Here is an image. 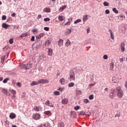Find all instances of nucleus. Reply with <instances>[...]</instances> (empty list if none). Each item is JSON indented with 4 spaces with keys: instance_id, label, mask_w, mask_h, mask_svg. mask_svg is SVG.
Segmentation results:
<instances>
[{
    "instance_id": "1",
    "label": "nucleus",
    "mask_w": 127,
    "mask_h": 127,
    "mask_svg": "<svg viewBox=\"0 0 127 127\" xmlns=\"http://www.w3.org/2000/svg\"><path fill=\"white\" fill-rule=\"evenodd\" d=\"M116 90L117 92V97H118L119 98L121 99L124 97V91L122 90V88L121 87L119 86L116 87Z\"/></svg>"
},
{
    "instance_id": "2",
    "label": "nucleus",
    "mask_w": 127,
    "mask_h": 127,
    "mask_svg": "<svg viewBox=\"0 0 127 127\" xmlns=\"http://www.w3.org/2000/svg\"><path fill=\"white\" fill-rule=\"evenodd\" d=\"M116 90L115 89H111V92L109 94V98L110 99H114V98H115V97H116Z\"/></svg>"
},
{
    "instance_id": "3",
    "label": "nucleus",
    "mask_w": 127,
    "mask_h": 127,
    "mask_svg": "<svg viewBox=\"0 0 127 127\" xmlns=\"http://www.w3.org/2000/svg\"><path fill=\"white\" fill-rule=\"evenodd\" d=\"M69 80L70 81H75V73L73 71L69 73Z\"/></svg>"
},
{
    "instance_id": "4",
    "label": "nucleus",
    "mask_w": 127,
    "mask_h": 127,
    "mask_svg": "<svg viewBox=\"0 0 127 127\" xmlns=\"http://www.w3.org/2000/svg\"><path fill=\"white\" fill-rule=\"evenodd\" d=\"M38 83H39V84H47L49 83V81L48 79H42L38 80Z\"/></svg>"
},
{
    "instance_id": "5",
    "label": "nucleus",
    "mask_w": 127,
    "mask_h": 127,
    "mask_svg": "<svg viewBox=\"0 0 127 127\" xmlns=\"http://www.w3.org/2000/svg\"><path fill=\"white\" fill-rule=\"evenodd\" d=\"M23 68H24L26 70L31 69L32 68V64H23Z\"/></svg>"
},
{
    "instance_id": "6",
    "label": "nucleus",
    "mask_w": 127,
    "mask_h": 127,
    "mask_svg": "<svg viewBox=\"0 0 127 127\" xmlns=\"http://www.w3.org/2000/svg\"><path fill=\"white\" fill-rule=\"evenodd\" d=\"M41 116L40 115V114H38V113H36V114H34L32 116V118L34 120H39V119H40Z\"/></svg>"
},
{
    "instance_id": "7",
    "label": "nucleus",
    "mask_w": 127,
    "mask_h": 127,
    "mask_svg": "<svg viewBox=\"0 0 127 127\" xmlns=\"http://www.w3.org/2000/svg\"><path fill=\"white\" fill-rule=\"evenodd\" d=\"M2 93L5 94L6 96H10V93H7V90L6 89L3 88L1 90Z\"/></svg>"
},
{
    "instance_id": "8",
    "label": "nucleus",
    "mask_w": 127,
    "mask_h": 127,
    "mask_svg": "<svg viewBox=\"0 0 127 127\" xmlns=\"http://www.w3.org/2000/svg\"><path fill=\"white\" fill-rule=\"evenodd\" d=\"M126 45V44H125V43L123 42L121 43V51L122 52H125V46Z\"/></svg>"
},
{
    "instance_id": "9",
    "label": "nucleus",
    "mask_w": 127,
    "mask_h": 127,
    "mask_svg": "<svg viewBox=\"0 0 127 127\" xmlns=\"http://www.w3.org/2000/svg\"><path fill=\"white\" fill-rule=\"evenodd\" d=\"M109 31L110 33V37L112 40H115V36H114V33L113 32V30H109Z\"/></svg>"
},
{
    "instance_id": "10",
    "label": "nucleus",
    "mask_w": 127,
    "mask_h": 127,
    "mask_svg": "<svg viewBox=\"0 0 127 127\" xmlns=\"http://www.w3.org/2000/svg\"><path fill=\"white\" fill-rule=\"evenodd\" d=\"M34 111H36V112H39V111H41V110H42V107L41 106H39V107L35 106L34 107Z\"/></svg>"
},
{
    "instance_id": "11",
    "label": "nucleus",
    "mask_w": 127,
    "mask_h": 127,
    "mask_svg": "<svg viewBox=\"0 0 127 127\" xmlns=\"http://www.w3.org/2000/svg\"><path fill=\"white\" fill-rule=\"evenodd\" d=\"M9 117L10 119L12 120V119H15V118H16V115H15V114H14L13 113H11L10 114V115Z\"/></svg>"
},
{
    "instance_id": "12",
    "label": "nucleus",
    "mask_w": 127,
    "mask_h": 127,
    "mask_svg": "<svg viewBox=\"0 0 127 127\" xmlns=\"http://www.w3.org/2000/svg\"><path fill=\"white\" fill-rule=\"evenodd\" d=\"M114 68H115V63L113 62H112L110 64V70H114Z\"/></svg>"
},
{
    "instance_id": "13",
    "label": "nucleus",
    "mask_w": 127,
    "mask_h": 127,
    "mask_svg": "<svg viewBox=\"0 0 127 127\" xmlns=\"http://www.w3.org/2000/svg\"><path fill=\"white\" fill-rule=\"evenodd\" d=\"M70 45H71V42H70V40L69 39H67L66 40V42L65 43V46L66 47H69V46H70Z\"/></svg>"
},
{
    "instance_id": "14",
    "label": "nucleus",
    "mask_w": 127,
    "mask_h": 127,
    "mask_svg": "<svg viewBox=\"0 0 127 127\" xmlns=\"http://www.w3.org/2000/svg\"><path fill=\"white\" fill-rule=\"evenodd\" d=\"M58 44L60 47H61V46L63 45V40L60 39L59 41L58 42Z\"/></svg>"
},
{
    "instance_id": "15",
    "label": "nucleus",
    "mask_w": 127,
    "mask_h": 127,
    "mask_svg": "<svg viewBox=\"0 0 127 127\" xmlns=\"http://www.w3.org/2000/svg\"><path fill=\"white\" fill-rule=\"evenodd\" d=\"M60 82L62 85H65L66 81H65V78H62L60 80Z\"/></svg>"
},
{
    "instance_id": "16",
    "label": "nucleus",
    "mask_w": 127,
    "mask_h": 127,
    "mask_svg": "<svg viewBox=\"0 0 127 127\" xmlns=\"http://www.w3.org/2000/svg\"><path fill=\"white\" fill-rule=\"evenodd\" d=\"M52 52H53V51L51 48L48 49V54L49 56H52Z\"/></svg>"
},
{
    "instance_id": "17",
    "label": "nucleus",
    "mask_w": 127,
    "mask_h": 127,
    "mask_svg": "<svg viewBox=\"0 0 127 127\" xmlns=\"http://www.w3.org/2000/svg\"><path fill=\"white\" fill-rule=\"evenodd\" d=\"M62 103L64 105H67V104H68V99H67L66 98H64L62 101Z\"/></svg>"
},
{
    "instance_id": "18",
    "label": "nucleus",
    "mask_w": 127,
    "mask_h": 127,
    "mask_svg": "<svg viewBox=\"0 0 127 127\" xmlns=\"http://www.w3.org/2000/svg\"><path fill=\"white\" fill-rule=\"evenodd\" d=\"M9 25L5 23H3L2 24V27L3 28H5V29H6V28H7V27H9Z\"/></svg>"
},
{
    "instance_id": "19",
    "label": "nucleus",
    "mask_w": 127,
    "mask_h": 127,
    "mask_svg": "<svg viewBox=\"0 0 127 127\" xmlns=\"http://www.w3.org/2000/svg\"><path fill=\"white\" fill-rule=\"evenodd\" d=\"M112 82L113 83H119V79L117 78H116V77H113L112 78Z\"/></svg>"
},
{
    "instance_id": "20",
    "label": "nucleus",
    "mask_w": 127,
    "mask_h": 127,
    "mask_svg": "<svg viewBox=\"0 0 127 127\" xmlns=\"http://www.w3.org/2000/svg\"><path fill=\"white\" fill-rule=\"evenodd\" d=\"M39 83H38V81L37 82L36 81H33L32 83H30L31 86H36L37 85H38Z\"/></svg>"
},
{
    "instance_id": "21",
    "label": "nucleus",
    "mask_w": 127,
    "mask_h": 127,
    "mask_svg": "<svg viewBox=\"0 0 127 127\" xmlns=\"http://www.w3.org/2000/svg\"><path fill=\"white\" fill-rule=\"evenodd\" d=\"M87 19H88V15H84L83 16V22H85V21H86Z\"/></svg>"
},
{
    "instance_id": "22",
    "label": "nucleus",
    "mask_w": 127,
    "mask_h": 127,
    "mask_svg": "<svg viewBox=\"0 0 127 127\" xmlns=\"http://www.w3.org/2000/svg\"><path fill=\"white\" fill-rule=\"evenodd\" d=\"M43 11H45V12H50L51 10L49 8H45L43 9Z\"/></svg>"
},
{
    "instance_id": "23",
    "label": "nucleus",
    "mask_w": 127,
    "mask_h": 127,
    "mask_svg": "<svg viewBox=\"0 0 127 127\" xmlns=\"http://www.w3.org/2000/svg\"><path fill=\"white\" fill-rule=\"evenodd\" d=\"M71 29H68L65 32V35H69V34H71Z\"/></svg>"
},
{
    "instance_id": "24",
    "label": "nucleus",
    "mask_w": 127,
    "mask_h": 127,
    "mask_svg": "<svg viewBox=\"0 0 127 127\" xmlns=\"http://www.w3.org/2000/svg\"><path fill=\"white\" fill-rule=\"evenodd\" d=\"M66 7H67V6H63L61 7L59 9V11H63V10H64Z\"/></svg>"
},
{
    "instance_id": "25",
    "label": "nucleus",
    "mask_w": 127,
    "mask_h": 127,
    "mask_svg": "<svg viewBox=\"0 0 127 127\" xmlns=\"http://www.w3.org/2000/svg\"><path fill=\"white\" fill-rule=\"evenodd\" d=\"M59 19L60 20V21H63L64 20V16L63 15H60L59 16Z\"/></svg>"
},
{
    "instance_id": "26",
    "label": "nucleus",
    "mask_w": 127,
    "mask_h": 127,
    "mask_svg": "<svg viewBox=\"0 0 127 127\" xmlns=\"http://www.w3.org/2000/svg\"><path fill=\"white\" fill-rule=\"evenodd\" d=\"M70 116L71 118H76L77 117L75 112H71L70 114Z\"/></svg>"
},
{
    "instance_id": "27",
    "label": "nucleus",
    "mask_w": 127,
    "mask_h": 127,
    "mask_svg": "<svg viewBox=\"0 0 127 127\" xmlns=\"http://www.w3.org/2000/svg\"><path fill=\"white\" fill-rule=\"evenodd\" d=\"M44 114L47 115V116H51L52 115L51 112H50V111H45Z\"/></svg>"
},
{
    "instance_id": "28",
    "label": "nucleus",
    "mask_w": 127,
    "mask_h": 127,
    "mask_svg": "<svg viewBox=\"0 0 127 127\" xmlns=\"http://www.w3.org/2000/svg\"><path fill=\"white\" fill-rule=\"evenodd\" d=\"M64 126L65 125H64V123L63 122H60L58 124L59 127H64Z\"/></svg>"
},
{
    "instance_id": "29",
    "label": "nucleus",
    "mask_w": 127,
    "mask_h": 127,
    "mask_svg": "<svg viewBox=\"0 0 127 127\" xmlns=\"http://www.w3.org/2000/svg\"><path fill=\"white\" fill-rule=\"evenodd\" d=\"M74 86H75V83H73V82H70L68 84V86L69 88H71L72 87H74Z\"/></svg>"
},
{
    "instance_id": "30",
    "label": "nucleus",
    "mask_w": 127,
    "mask_h": 127,
    "mask_svg": "<svg viewBox=\"0 0 127 127\" xmlns=\"http://www.w3.org/2000/svg\"><path fill=\"white\" fill-rule=\"evenodd\" d=\"M40 126H41V127H49V125H48V123L42 124Z\"/></svg>"
},
{
    "instance_id": "31",
    "label": "nucleus",
    "mask_w": 127,
    "mask_h": 127,
    "mask_svg": "<svg viewBox=\"0 0 127 127\" xmlns=\"http://www.w3.org/2000/svg\"><path fill=\"white\" fill-rule=\"evenodd\" d=\"M10 93H11V94H12L13 95H15L16 94V91L13 89H11V90H10Z\"/></svg>"
},
{
    "instance_id": "32",
    "label": "nucleus",
    "mask_w": 127,
    "mask_h": 127,
    "mask_svg": "<svg viewBox=\"0 0 127 127\" xmlns=\"http://www.w3.org/2000/svg\"><path fill=\"white\" fill-rule=\"evenodd\" d=\"M81 20L80 19H78L74 22V24H76V23H79V22H81Z\"/></svg>"
},
{
    "instance_id": "33",
    "label": "nucleus",
    "mask_w": 127,
    "mask_h": 127,
    "mask_svg": "<svg viewBox=\"0 0 127 127\" xmlns=\"http://www.w3.org/2000/svg\"><path fill=\"white\" fill-rule=\"evenodd\" d=\"M27 35V33H23V34L21 35L20 36V37L21 38H23V37H25V36H26Z\"/></svg>"
},
{
    "instance_id": "34",
    "label": "nucleus",
    "mask_w": 127,
    "mask_h": 127,
    "mask_svg": "<svg viewBox=\"0 0 127 127\" xmlns=\"http://www.w3.org/2000/svg\"><path fill=\"white\" fill-rule=\"evenodd\" d=\"M51 104V103H50L49 100H47L45 102L46 106H48L49 107V105Z\"/></svg>"
},
{
    "instance_id": "35",
    "label": "nucleus",
    "mask_w": 127,
    "mask_h": 127,
    "mask_svg": "<svg viewBox=\"0 0 127 127\" xmlns=\"http://www.w3.org/2000/svg\"><path fill=\"white\" fill-rule=\"evenodd\" d=\"M54 94L55 96H59V95H60V92L59 91H55L54 92Z\"/></svg>"
},
{
    "instance_id": "36",
    "label": "nucleus",
    "mask_w": 127,
    "mask_h": 127,
    "mask_svg": "<svg viewBox=\"0 0 127 127\" xmlns=\"http://www.w3.org/2000/svg\"><path fill=\"white\" fill-rule=\"evenodd\" d=\"M113 11H114V12H115V13H119V11L117 10L116 8H113Z\"/></svg>"
},
{
    "instance_id": "37",
    "label": "nucleus",
    "mask_w": 127,
    "mask_h": 127,
    "mask_svg": "<svg viewBox=\"0 0 127 127\" xmlns=\"http://www.w3.org/2000/svg\"><path fill=\"white\" fill-rule=\"evenodd\" d=\"M104 91H105L104 92V94H107L109 92V88H105Z\"/></svg>"
},
{
    "instance_id": "38",
    "label": "nucleus",
    "mask_w": 127,
    "mask_h": 127,
    "mask_svg": "<svg viewBox=\"0 0 127 127\" xmlns=\"http://www.w3.org/2000/svg\"><path fill=\"white\" fill-rule=\"evenodd\" d=\"M5 58V57H1V62L2 63H3V62H4V59Z\"/></svg>"
},
{
    "instance_id": "39",
    "label": "nucleus",
    "mask_w": 127,
    "mask_h": 127,
    "mask_svg": "<svg viewBox=\"0 0 127 127\" xmlns=\"http://www.w3.org/2000/svg\"><path fill=\"white\" fill-rule=\"evenodd\" d=\"M7 49H8V46H5L4 47V48L3 49V50L4 51H6L7 50Z\"/></svg>"
},
{
    "instance_id": "40",
    "label": "nucleus",
    "mask_w": 127,
    "mask_h": 127,
    "mask_svg": "<svg viewBox=\"0 0 127 127\" xmlns=\"http://www.w3.org/2000/svg\"><path fill=\"white\" fill-rule=\"evenodd\" d=\"M89 100H93L94 99V95H91L89 96Z\"/></svg>"
},
{
    "instance_id": "41",
    "label": "nucleus",
    "mask_w": 127,
    "mask_h": 127,
    "mask_svg": "<svg viewBox=\"0 0 127 127\" xmlns=\"http://www.w3.org/2000/svg\"><path fill=\"white\" fill-rule=\"evenodd\" d=\"M8 80H9V79L8 78H5L3 81V82L4 83H7V81H8Z\"/></svg>"
},
{
    "instance_id": "42",
    "label": "nucleus",
    "mask_w": 127,
    "mask_h": 127,
    "mask_svg": "<svg viewBox=\"0 0 127 127\" xmlns=\"http://www.w3.org/2000/svg\"><path fill=\"white\" fill-rule=\"evenodd\" d=\"M84 104H88L89 103V100L88 99H84L83 101Z\"/></svg>"
},
{
    "instance_id": "43",
    "label": "nucleus",
    "mask_w": 127,
    "mask_h": 127,
    "mask_svg": "<svg viewBox=\"0 0 127 127\" xmlns=\"http://www.w3.org/2000/svg\"><path fill=\"white\" fill-rule=\"evenodd\" d=\"M103 5H104V6H109V3L107 2H104L103 3Z\"/></svg>"
},
{
    "instance_id": "44",
    "label": "nucleus",
    "mask_w": 127,
    "mask_h": 127,
    "mask_svg": "<svg viewBox=\"0 0 127 127\" xmlns=\"http://www.w3.org/2000/svg\"><path fill=\"white\" fill-rule=\"evenodd\" d=\"M51 43V41L50 40H48L45 44V45H49Z\"/></svg>"
},
{
    "instance_id": "45",
    "label": "nucleus",
    "mask_w": 127,
    "mask_h": 127,
    "mask_svg": "<svg viewBox=\"0 0 127 127\" xmlns=\"http://www.w3.org/2000/svg\"><path fill=\"white\" fill-rule=\"evenodd\" d=\"M6 19V16L2 15V20H5Z\"/></svg>"
},
{
    "instance_id": "46",
    "label": "nucleus",
    "mask_w": 127,
    "mask_h": 127,
    "mask_svg": "<svg viewBox=\"0 0 127 127\" xmlns=\"http://www.w3.org/2000/svg\"><path fill=\"white\" fill-rule=\"evenodd\" d=\"M44 29L46 30V31H49V27H45Z\"/></svg>"
},
{
    "instance_id": "47",
    "label": "nucleus",
    "mask_w": 127,
    "mask_h": 127,
    "mask_svg": "<svg viewBox=\"0 0 127 127\" xmlns=\"http://www.w3.org/2000/svg\"><path fill=\"white\" fill-rule=\"evenodd\" d=\"M9 42L10 44H12L13 43V39H10L9 40Z\"/></svg>"
},
{
    "instance_id": "48",
    "label": "nucleus",
    "mask_w": 127,
    "mask_h": 127,
    "mask_svg": "<svg viewBox=\"0 0 127 127\" xmlns=\"http://www.w3.org/2000/svg\"><path fill=\"white\" fill-rule=\"evenodd\" d=\"M117 117H121V113L120 112L117 113L115 115V118H117Z\"/></svg>"
},
{
    "instance_id": "49",
    "label": "nucleus",
    "mask_w": 127,
    "mask_h": 127,
    "mask_svg": "<svg viewBox=\"0 0 127 127\" xmlns=\"http://www.w3.org/2000/svg\"><path fill=\"white\" fill-rule=\"evenodd\" d=\"M44 21H49L50 20V18H45L44 19Z\"/></svg>"
},
{
    "instance_id": "50",
    "label": "nucleus",
    "mask_w": 127,
    "mask_h": 127,
    "mask_svg": "<svg viewBox=\"0 0 127 127\" xmlns=\"http://www.w3.org/2000/svg\"><path fill=\"white\" fill-rule=\"evenodd\" d=\"M105 13L106 14H110V10L109 9L106 10Z\"/></svg>"
},
{
    "instance_id": "51",
    "label": "nucleus",
    "mask_w": 127,
    "mask_h": 127,
    "mask_svg": "<svg viewBox=\"0 0 127 127\" xmlns=\"http://www.w3.org/2000/svg\"><path fill=\"white\" fill-rule=\"evenodd\" d=\"M108 56L106 55H105L103 56V59H105L106 60H107L108 59Z\"/></svg>"
},
{
    "instance_id": "52",
    "label": "nucleus",
    "mask_w": 127,
    "mask_h": 127,
    "mask_svg": "<svg viewBox=\"0 0 127 127\" xmlns=\"http://www.w3.org/2000/svg\"><path fill=\"white\" fill-rule=\"evenodd\" d=\"M16 85L18 87H21V83L20 82H17Z\"/></svg>"
},
{
    "instance_id": "53",
    "label": "nucleus",
    "mask_w": 127,
    "mask_h": 127,
    "mask_svg": "<svg viewBox=\"0 0 127 127\" xmlns=\"http://www.w3.org/2000/svg\"><path fill=\"white\" fill-rule=\"evenodd\" d=\"M79 109H80V107H79V106H75L74 107V110H75L76 111L79 110Z\"/></svg>"
},
{
    "instance_id": "54",
    "label": "nucleus",
    "mask_w": 127,
    "mask_h": 127,
    "mask_svg": "<svg viewBox=\"0 0 127 127\" xmlns=\"http://www.w3.org/2000/svg\"><path fill=\"white\" fill-rule=\"evenodd\" d=\"M79 115L80 116H84L85 115V113L84 112H80Z\"/></svg>"
},
{
    "instance_id": "55",
    "label": "nucleus",
    "mask_w": 127,
    "mask_h": 127,
    "mask_svg": "<svg viewBox=\"0 0 127 127\" xmlns=\"http://www.w3.org/2000/svg\"><path fill=\"white\" fill-rule=\"evenodd\" d=\"M43 36H44V33H41L39 35V37H40V38H41V37H43Z\"/></svg>"
},
{
    "instance_id": "56",
    "label": "nucleus",
    "mask_w": 127,
    "mask_h": 127,
    "mask_svg": "<svg viewBox=\"0 0 127 127\" xmlns=\"http://www.w3.org/2000/svg\"><path fill=\"white\" fill-rule=\"evenodd\" d=\"M49 107H50L51 108H54V104H53L52 103L50 104L49 106Z\"/></svg>"
},
{
    "instance_id": "57",
    "label": "nucleus",
    "mask_w": 127,
    "mask_h": 127,
    "mask_svg": "<svg viewBox=\"0 0 127 127\" xmlns=\"http://www.w3.org/2000/svg\"><path fill=\"white\" fill-rule=\"evenodd\" d=\"M35 37L34 36H32V38H31V41H34L35 40Z\"/></svg>"
},
{
    "instance_id": "58",
    "label": "nucleus",
    "mask_w": 127,
    "mask_h": 127,
    "mask_svg": "<svg viewBox=\"0 0 127 127\" xmlns=\"http://www.w3.org/2000/svg\"><path fill=\"white\" fill-rule=\"evenodd\" d=\"M120 61L121 63H123V62H124V58L120 59Z\"/></svg>"
},
{
    "instance_id": "59",
    "label": "nucleus",
    "mask_w": 127,
    "mask_h": 127,
    "mask_svg": "<svg viewBox=\"0 0 127 127\" xmlns=\"http://www.w3.org/2000/svg\"><path fill=\"white\" fill-rule=\"evenodd\" d=\"M60 74H61V72L59 71H58V73L57 74V76H60Z\"/></svg>"
},
{
    "instance_id": "60",
    "label": "nucleus",
    "mask_w": 127,
    "mask_h": 127,
    "mask_svg": "<svg viewBox=\"0 0 127 127\" xmlns=\"http://www.w3.org/2000/svg\"><path fill=\"white\" fill-rule=\"evenodd\" d=\"M16 14L15 13H13L12 14H11V16H12V17H14V16H15Z\"/></svg>"
},
{
    "instance_id": "61",
    "label": "nucleus",
    "mask_w": 127,
    "mask_h": 127,
    "mask_svg": "<svg viewBox=\"0 0 127 127\" xmlns=\"http://www.w3.org/2000/svg\"><path fill=\"white\" fill-rule=\"evenodd\" d=\"M65 25H70V22H67L65 24Z\"/></svg>"
},
{
    "instance_id": "62",
    "label": "nucleus",
    "mask_w": 127,
    "mask_h": 127,
    "mask_svg": "<svg viewBox=\"0 0 127 127\" xmlns=\"http://www.w3.org/2000/svg\"><path fill=\"white\" fill-rule=\"evenodd\" d=\"M41 17H42V16H41V15L40 14H39L37 18L39 19V18H41Z\"/></svg>"
},
{
    "instance_id": "63",
    "label": "nucleus",
    "mask_w": 127,
    "mask_h": 127,
    "mask_svg": "<svg viewBox=\"0 0 127 127\" xmlns=\"http://www.w3.org/2000/svg\"><path fill=\"white\" fill-rule=\"evenodd\" d=\"M33 32H37V29H34V30H32Z\"/></svg>"
},
{
    "instance_id": "64",
    "label": "nucleus",
    "mask_w": 127,
    "mask_h": 127,
    "mask_svg": "<svg viewBox=\"0 0 127 127\" xmlns=\"http://www.w3.org/2000/svg\"><path fill=\"white\" fill-rule=\"evenodd\" d=\"M12 99L13 100H14V99H15V95H12Z\"/></svg>"
}]
</instances>
